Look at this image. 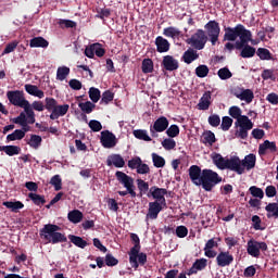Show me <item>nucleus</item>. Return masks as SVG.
Returning <instances> with one entry per match:
<instances>
[{"instance_id":"obj_1","label":"nucleus","mask_w":278,"mask_h":278,"mask_svg":"<svg viewBox=\"0 0 278 278\" xmlns=\"http://www.w3.org/2000/svg\"><path fill=\"white\" fill-rule=\"evenodd\" d=\"M224 31V41H228L225 45V49L230 53L233 49L240 51L247 42H253V34L242 24H237L236 27H225Z\"/></svg>"},{"instance_id":"obj_2","label":"nucleus","mask_w":278,"mask_h":278,"mask_svg":"<svg viewBox=\"0 0 278 278\" xmlns=\"http://www.w3.org/2000/svg\"><path fill=\"white\" fill-rule=\"evenodd\" d=\"M189 179L194 186H202L205 192H212L218 184L223 181V177L212 169H201L199 165L189 167Z\"/></svg>"},{"instance_id":"obj_3","label":"nucleus","mask_w":278,"mask_h":278,"mask_svg":"<svg viewBox=\"0 0 278 278\" xmlns=\"http://www.w3.org/2000/svg\"><path fill=\"white\" fill-rule=\"evenodd\" d=\"M130 240L135 245L128 252L129 264L131 268L138 270L140 266H144V264H147V253L140 252V237L136 233H130Z\"/></svg>"},{"instance_id":"obj_4","label":"nucleus","mask_w":278,"mask_h":278,"mask_svg":"<svg viewBox=\"0 0 278 278\" xmlns=\"http://www.w3.org/2000/svg\"><path fill=\"white\" fill-rule=\"evenodd\" d=\"M60 226L54 224H46L43 228L39 230L41 240L50 242L51 244H60V242H67V238L64 233L59 232Z\"/></svg>"},{"instance_id":"obj_5","label":"nucleus","mask_w":278,"mask_h":278,"mask_svg":"<svg viewBox=\"0 0 278 278\" xmlns=\"http://www.w3.org/2000/svg\"><path fill=\"white\" fill-rule=\"evenodd\" d=\"M187 45H190L192 49L195 51H201L205 49V45H207V35L205 30L198 29L190 38L186 40Z\"/></svg>"},{"instance_id":"obj_6","label":"nucleus","mask_w":278,"mask_h":278,"mask_svg":"<svg viewBox=\"0 0 278 278\" xmlns=\"http://www.w3.org/2000/svg\"><path fill=\"white\" fill-rule=\"evenodd\" d=\"M115 177L117 181L122 184V186H124L126 190H128L132 199H136V197H138V194L136 193V185H134V178L131 176L125 174V172L117 170L115 173Z\"/></svg>"},{"instance_id":"obj_7","label":"nucleus","mask_w":278,"mask_h":278,"mask_svg":"<svg viewBox=\"0 0 278 278\" xmlns=\"http://www.w3.org/2000/svg\"><path fill=\"white\" fill-rule=\"evenodd\" d=\"M260 251H268V244L264 241H257L255 239H250L247 245L248 255L251 257H260L262 253Z\"/></svg>"},{"instance_id":"obj_8","label":"nucleus","mask_w":278,"mask_h":278,"mask_svg":"<svg viewBox=\"0 0 278 278\" xmlns=\"http://www.w3.org/2000/svg\"><path fill=\"white\" fill-rule=\"evenodd\" d=\"M204 29L206 30V34L211 40V45L215 47L216 42H218V37L220 36V24L214 20L208 21L204 25Z\"/></svg>"},{"instance_id":"obj_9","label":"nucleus","mask_w":278,"mask_h":278,"mask_svg":"<svg viewBox=\"0 0 278 278\" xmlns=\"http://www.w3.org/2000/svg\"><path fill=\"white\" fill-rule=\"evenodd\" d=\"M7 99H9L11 105H15L16 108H23L26 103H29V101L25 99V92L21 90L8 91Z\"/></svg>"},{"instance_id":"obj_10","label":"nucleus","mask_w":278,"mask_h":278,"mask_svg":"<svg viewBox=\"0 0 278 278\" xmlns=\"http://www.w3.org/2000/svg\"><path fill=\"white\" fill-rule=\"evenodd\" d=\"M166 194H168V190L157 186H152L147 193V197L148 199H154V201L163 203L164 207H166Z\"/></svg>"},{"instance_id":"obj_11","label":"nucleus","mask_w":278,"mask_h":278,"mask_svg":"<svg viewBox=\"0 0 278 278\" xmlns=\"http://www.w3.org/2000/svg\"><path fill=\"white\" fill-rule=\"evenodd\" d=\"M168 118H166L165 116H161L156 121H154L153 125L150 126V134L152 138H157V134L166 131V129H168Z\"/></svg>"},{"instance_id":"obj_12","label":"nucleus","mask_w":278,"mask_h":278,"mask_svg":"<svg viewBox=\"0 0 278 278\" xmlns=\"http://www.w3.org/2000/svg\"><path fill=\"white\" fill-rule=\"evenodd\" d=\"M100 142L104 149H114V147H116V135L110 130H103L101 132Z\"/></svg>"},{"instance_id":"obj_13","label":"nucleus","mask_w":278,"mask_h":278,"mask_svg":"<svg viewBox=\"0 0 278 278\" xmlns=\"http://www.w3.org/2000/svg\"><path fill=\"white\" fill-rule=\"evenodd\" d=\"M226 170H232L233 173H237V175H244V167L242 165V160H240L239 156H232L228 159Z\"/></svg>"},{"instance_id":"obj_14","label":"nucleus","mask_w":278,"mask_h":278,"mask_svg":"<svg viewBox=\"0 0 278 278\" xmlns=\"http://www.w3.org/2000/svg\"><path fill=\"white\" fill-rule=\"evenodd\" d=\"M216 264L219 268H225L227 266H231L233 264V256L229 251H220L216 254Z\"/></svg>"},{"instance_id":"obj_15","label":"nucleus","mask_w":278,"mask_h":278,"mask_svg":"<svg viewBox=\"0 0 278 278\" xmlns=\"http://www.w3.org/2000/svg\"><path fill=\"white\" fill-rule=\"evenodd\" d=\"M163 210H164V203L157 202V201L149 202V208H148L146 218L155 220L157 216H160V212H162Z\"/></svg>"},{"instance_id":"obj_16","label":"nucleus","mask_w":278,"mask_h":278,"mask_svg":"<svg viewBox=\"0 0 278 278\" xmlns=\"http://www.w3.org/2000/svg\"><path fill=\"white\" fill-rule=\"evenodd\" d=\"M218 242H220V238H212L210 239L204 247V255L205 257H208L210 260L216 257L217 252L212 249H218Z\"/></svg>"},{"instance_id":"obj_17","label":"nucleus","mask_w":278,"mask_h":278,"mask_svg":"<svg viewBox=\"0 0 278 278\" xmlns=\"http://www.w3.org/2000/svg\"><path fill=\"white\" fill-rule=\"evenodd\" d=\"M162 66L165 71H177V68H179V61L173 58V55H165L162 61Z\"/></svg>"},{"instance_id":"obj_18","label":"nucleus","mask_w":278,"mask_h":278,"mask_svg":"<svg viewBox=\"0 0 278 278\" xmlns=\"http://www.w3.org/2000/svg\"><path fill=\"white\" fill-rule=\"evenodd\" d=\"M205 268H207L206 258H198L192 264L191 268L188 269L187 275H188V277H190L192 275H197V273H199V270H205Z\"/></svg>"},{"instance_id":"obj_19","label":"nucleus","mask_w":278,"mask_h":278,"mask_svg":"<svg viewBox=\"0 0 278 278\" xmlns=\"http://www.w3.org/2000/svg\"><path fill=\"white\" fill-rule=\"evenodd\" d=\"M68 110H71V106L68 104H56V108H54V110L50 114V119L58 121V118H60L61 116H66V114H68Z\"/></svg>"},{"instance_id":"obj_20","label":"nucleus","mask_w":278,"mask_h":278,"mask_svg":"<svg viewBox=\"0 0 278 278\" xmlns=\"http://www.w3.org/2000/svg\"><path fill=\"white\" fill-rule=\"evenodd\" d=\"M155 46L157 53H168L170 51V42L162 36L155 38Z\"/></svg>"},{"instance_id":"obj_21","label":"nucleus","mask_w":278,"mask_h":278,"mask_svg":"<svg viewBox=\"0 0 278 278\" xmlns=\"http://www.w3.org/2000/svg\"><path fill=\"white\" fill-rule=\"evenodd\" d=\"M266 151L277 153V143L275 141L265 140L258 146V155H266Z\"/></svg>"},{"instance_id":"obj_22","label":"nucleus","mask_w":278,"mask_h":278,"mask_svg":"<svg viewBox=\"0 0 278 278\" xmlns=\"http://www.w3.org/2000/svg\"><path fill=\"white\" fill-rule=\"evenodd\" d=\"M106 165L123 168L125 166V159H123L121 154H111L106 159Z\"/></svg>"},{"instance_id":"obj_23","label":"nucleus","mask_w":278,"mask_h":278,"mask_svg":"<svg viewBox=\"0 0 278 278\" xmlns=\"http://www.w3.org/2000/svg\"><path fill=\"white\" fill-rule=\"evenodd\" d=\"M210 105H212V92L205 91L198 103V110H210Z\"/></svg>"},{"instance_id":"obj_24","label":"nucleus","mask_w":278,"mask_h":278,"mask_svg":"<svg viewBox=\"0 0 278 278\" xmlns=\"http://www.w3.org/2000/svg\"><path fill=\"white\" fill-rule=\"evenodd\" d=\"M195 60H199V54L194 48H189L181 56V61L185 62V64H192Z\"/></svg>"},{"instance_id":"obj_25","label":"nucleus","mask_w":278,"mask_h":278,"mask_svg":"<svg viewBox=\"0 0 278 278\" xmlns=\"http://www.w3.org/2000/svg\"><path fill=\"white\" fill-rule=\"evenodd\" d=\"M235 97L240 101H245V103H252L253 99H255V94L251 89H242L241 92H235Z\"/></svg>"},{"instance_id":"obj_26","label":"nucleus","mask_w":278,"mask_h":278,"mask_svg":"<svg viewBox=\"0 0 278 278\" xmlns=\"http://www.w3.org/2000/svg\"><path fill=\"white\" fill-rule=\"evenodd\" d=\"M29 47L31 49H38V48L47 49V47H49V41L43 37H34L29 41Z\"/></svg>"},{"instance_id":"obj_27","label":"nucleus","mask_w":278,"mask_h":278,"mask_svg":"<svg viewBox=\"0 0 278 278\" xmlns=\"http://www.w3.org/2000/svg\"><path fill=\"white\" fill-rule=\"evenodd\" d=\"M24 88L26 92L31 97H38V99H45V91L40 90L38 86L26 84Z\"/></svg>"},{"instance_id":"obj_28","label":"nucleus","mask_w":278,"mask_h":278,"mask_svg":"<svg viewBox=\"0 0 278 278\" xmlns=\"http://www.w3.org/2000/svg\"><path fill=\"white\" fill-rule=\"evenodd\" d=\"M240 56L243 59L255 58L256 49L249 45V42L243 43V47L240 49Z\"/></svg>"},{"instance_id":"obj_29","label":"nucleus","mask_w":278,"mask_h":278,"mask_svg":"<svg viewBox=\"0 0 278 278\" xmlns=\"http://www.w3.org/2000/svg\"><path fill=\"white\" fill-rule=\"evenodd\" d=\"M213 163L219 168V170H227V164L229 159L223 157L219 153H215L212 156Z\"/></svg>"},{"instance_id":"obj_30","label":"nucleus","mask_w":278,"mask_h":278,"mask_svg":"<svg viewBox=\"0 0 278 278\" xmlns=\"http://www.w3.org/2000/svg\"><path fill=\"white\" fill-rule=\"evenodd\" d=\"M255 162H257V157L255 156V154L251 153L241 161V165L244 169L247 168V170H251L255 168Z\"/></svg>"},{"instance_id":"obj_31","label":"nucleus","mask_w":278,"mask_h":278,"mask_svg":"<svg viewBox=\"0 0 278 278\" xmlns=\"http://www.w3.org/2000/svg\"><path fill=\"white\" fill-rule=\"evenodd\" d=\"M26 144H28L30 149L38 151V149L42 147V137L40 135H30V138L26 141Z\"/></svg>"},{"instance_id":"obj_32","label":"nucleus","mask_w":278,"mask_h":278,"mask_svg":"<svg viewBox=\"0 0 278 278\" xmlns=\"http://www.w3.org/2000/svg\"><path fill=\"white\" fill-rule=\"evenodd\" d=\"M236 127H241L243 129H248L251 131L253 129V122L249 118V116L243 115L241 116L236 123Z\"/></svg>"},{"instance_id":"obj_33","label":"nucleus","mask_w":278,"mask_h":278,"mask_svg":"<svg viewBox=\"0 0 278 278\" xmlns=\"http://www.w3.org/2000/svg\"><path fill=\"white\" fill-rule=\"evenodd\" d=\"M202 144H208L212 147L216 142V135L212 130H206L202 134L201 137Z\"/></svg>"},{"instance_id":"obj_34","label":"nucleus","mask_w":278,"mask_h":278,"mask_svg":"<svg viewBox=\"0 0 278 278\" xmlns=\"http://www.w3.org/2000/svg\"><path fill=\"white\" fill-rule=\"evenodd\" d=\"M67 218L70 223L77 225V223H81V220H84V213L79 210H73L67 214Z\"/></svg>"},{"instance_id":"obj_35","label":"nucleus","mask_w":278,"mask_h":278,"mask_svg":"<svg viewBox=\"0 0 278 278\" xmlns=\"http://www.w3.org/2000/svg\"><path fill=\"white\" fill-rule=\"evenodd\" d=\"M136 181L137 188L139 190L138 197H144V194H149V191L151 190V188H149V184L141 178H138Z\"/></svg>"},{"instance_id":"obj_36","label":"nucleus","mask_w":278,"mask_h":278,"mask_svg":"<svg viewBox=\"0 0 278 278\" xmlns=\"http://www.w3.org/2000/svg\"><path fill=\"white\" fill-rule=\"evenodd\" d=\"M163 36L166 38H179V36H181V30L175 26H169L163 29Z\"/></svg>"},{"instance_id":"obj_37","label":"nucleus","mask_w":278,"mask_h":278,"mask_svg":"<svg viewBox=\"0 0 278 278\" xmlns=\"http://www.w3.org/2000/svg\"><path fill=\"white\" fill-rule=\"evenodd\" d=\"M0 151H4L10 157L18 155L21 153V147L18 146H0Z\"/></svg>"},{"instance_id":"obj_38","label":"nucleus","mask_w":278,"mask_h":278,"mask_svg":"<svg viewBox=\"0 0 278 278\" xmlns=\"http://www.w3.org/2000/svg\"><path fill=\"white\" fill-rule=\"evenodd\" d=\"M2 205H4V207H7L8 210H11V212H14L16 214V212H18V210H23V207H25V204H23V202L21 201H5L2 203Z\"/></svg>"},{"instance_id":"obj_39","label":"nucleus","mask_w":278,"mask_h":278,"mask_svg":"<svg viewBox=\"0 0 278 278\" xmlns=\"http://www.w3.org/2000/svg\"><path fill=\"white\" fill-rule=\"evenodd\" d=\"M68 240L72 242V244H75V247H78V249H84L88 245V241L84 240V238L75 235H68Z\"/></svg>"},{"instance_id":"obj_40","label":"nucleus","mask_w":278,"mask_h":278,"mask_svg":"<svg viewBox=\"0 0 278 278\" xmlns=\"http://www.w3.org/2000/svg\"><path fill=\"white\" fill-rule=\"evenodd\" d=\"M78 108L84 112V114H92L94 109L97 108V104L87 101V102H79Z\"/></svg>"},{"instance_id":"obj_41","label":"nucleus","mask_w":278,"mask_h":278,"mask_svg":"<svg viewBox=\"0 0 278 278\" xmlns=\"http://www.w3.org/2000/svg\"><path fill=\"white\" fill-rule=\"evenodd\" d=\"M132 136L137 138V140H143V142H151V138L149 137V132L144 129H136L132 131Z\"/></svg>"},{"instance_id":"obj_42","label":"nucleus","mask_w":278,"mask_h":278,"mask_svg":"<svg viewBox=\"0 0 278 278\" xmlns=\"http://www.w3.org/2000/svg\"><path fill=\"white\" fill-rule=\"evenodd\" d=\"M28 199H30V201H33V203L35 205H38L39 207L41 205H45V203H47V200L45 199V195H40L38 193H28Z\"/></svg>"},{"instance_id":"obj_43","label":"nucleus","mask_w":278,"mask_h":278,"mask_svg":"<svg viewBox=\"0 0 278 278\" xmlns=\"http://www.w3.org/2000/svg\"><path fill=\"white\" fill-rule=\"evenodd\" d=\"M25 138V131L15 129L12 134L7 136L8 142H14L15 140H23Z\"/></svg>"},{"instance_id":"obj_44","label":"nucleus","mask_w":278,"mask_h":278,"mask_svg":"<svg viewBox=\"0 0 278 278\" xmlns=\"http://www.w3.org/2000/svg\"><path fill=\"white\" fill-rule=\"evenodd\" d=\"M68 75H71V68L70 67L61 66L56 71V79L59 81H64V79H66V77H68Z\"/></svg>"},{"instance_id":"obj_45","label":"nucleus","mask_w":278,"mask_h":278,"mask_svg":"<svg viewBox=\"0 0 278 278\" xmlns=\"http://www.w3.org/2000/svg\"><path fill=\"white\" fill-rule=\"evenodd\" d=\"M141 70L144 75H149V73H153V60L143 59L141 63Z\"/></svg>"},{"instance_id":"obj_46","label":"nucleus","mask_w":278,"mask_h":278,"mask_svg":"<svg viewBox=\"0 0 278 278\" xmlns=\"http://www.w3.org/2000/svg\"><path fill=\"white\" fill-rule=\"evenodd\" d=\"M152 162L155 168H164V166H166V160L156 153H152Z\"/></svg>"},{"instance_id":"obj_47","label":"nucleus","mask_w":278,"mask_h":278,"mask_svg":"<svg viewBox=\"0 0 278 278\" xmlns=\"http://www.w3.org/2000/svg\"><path fill=\"white\" fill-rule=\"evenodd\" d=\"M228 114L229 116H231V118H235L236 121H239V118H242V109H240V106H230L228 110Z\"/></svg>"},{"instance_id":"obj_48","label":"nucleus","mask_w":278,"mask_h":278,"mask_svg":"<svg viewBox=\"0 0 278 278\" xmlns=\"http://www.w3.org/2000/svg\"><path fill=\"white\" fill-rule=\"evenodd\" d=\"M256 55L260 60H273V53H270V50L266 48H258L256 50Z\"/></svg>"},{"instance_id":"obj_49","label":"nucleus","mask_w":278,"mask_h":278,"mask_svg":"<svg viewBox=\"0 0 278 278\" xmlns=\"http://www.w3.org/2000/svg\"><path fill=\"white\" fill-rule=\"evenodd\" d=\"M89 99H91L92 103H99L101 99V90L96 87L89 88Z\"/></svg>"},{"instance_id":"obj_50","label":"nucleus","mask_w":278,"mask_h":278,"mask_svg":"<svg viewBox=\"0 0 278 278\" xmlns=\"http://www.w3.org/2000/svg\"><path fill=\"white\" fill-rule=\"evenodd\" d=\"M111 15H112V10L108 8L97 9L96 18H100L101 21H104L105 18H110Z\"/></svg>"},{"instance_id":"obj_51","label":"nucleus","mask_w":278,"mask_h":278,"mask_svg":"<svg viewBox=\"0 0 278 278\" xmlns=\"http://www.w3.org/2000/svg\"><path fill=\"white\" fill-rule=\"evenodd\" d=\"M163 149H165V151H173V149H175V147H177V142L175 141V139L173 138H166L161 142Z\"/></svg>"},{"instance_id":"obj_52","label":"nucleus","mask_w":278,"mask_h":278,"mask_svg":"<svg viewBox=\"0 0 278 278\" xmlns=\"http://www.w3.org/2000/svg\"><path fill=\"white\" fill-rule=\"evenodd\" d=\"M59 25L61 29H75V27H77V22L72 20H59Z\"/></svg>"},{"instance_id":"obj_53","label":"nucleus","mask_w":278,"mask_h":278,"mask_svg":"<svg viewBox=\"0 0 278 278\" xmlns=\"http://www.w3.org/2000/svg\"><path fill=\"white\" fill-rule=\"evenodd\" d=\"M195 75L201 79H203L204 77H207V75H210V67H207V65H199L195 68Z\"/></svg>"},{"instance_id":"obj_54","label":"nucleus","mask_w":278,"mask_h":278,"mask_svg":"<svg viewBox=\"0 0 278 278\" xmlns=\"http://www.w3.org/2000/svg\"><path fill=\"white\" fill-rule=\"evenodd\" d=\"M249 192L254 197V199H264V190L257 186L250 187Z\"/></svg>"},{"instance_id":"obj_55","label":"nucleus","mask_w":278,"mask_h":278,"mask_svg":"<svg viewBox=\"0 0 278 278\" xmlns=\"http://www.w3.org/2000/svg\"><path fill=\"white\" fill-rule=\"evenodd\" d=\"M217 75L219 77V79H231V77H233V74L231 73V71H229V67H223L219 68L217 72Z\"/></svg>"},{"instance_id":"obj_56","label":"nucleus","mask_w":278,"mask_h":278,"mask_svg":"<svg viewBox=\"0 0 278 278\" xmlns=\"http://www.w3.org/2000/svg\"><path fill=\"white\" fill-rule=\"evenodd\" d=\"M231 125H233V119L229 116H224L222 118V130L223 131H229V129H231Z\"/></svg>"},{"instance_id":"obj_57","label":"nucleus","mask_w":278,"mask_h":278,"mask_svg":"<svg viewBox=\"0 0 278 278\" xmlns=\"http://www.w3.org/2000/svg\"><path fill=\"white\" fill-rule=\"evenodd\" d=\"M45 102L46 110L53 113V110L58 106V100H55V98H46Z\"/></svg>"},{"instance_id":"obj_58","label":"nucleus","mask_w":278,"mask_h":278,"mask_svg":"<svg viewBox=\"0 0 278 278\" xmlns=\"http://www.w3.org/2000/svg\"><path fill=\"white\" fill-rule=\"evenodd\" d=\"M165 131L168 138H177L179 136V126L173 124Z\"/></svg>"},{"instance_id":"obj_59","label":"nucleus","mask_w":278,"mask_h":278,"mask_svg":"<svg viewBox=\"0 0 278 278\" xmlns=\"http://www.w3.org/2000/svg\"><path fill=\"white\" fill-rule=\"evenodd\" d=\"M111 101H114V92L106 90L102 93V98L100 103H104V105H108L111 103Z\"/></svg>"},{"instance_id":"obj_60","label":"nucleus","mask_w":278,"mask_h":278,"mask_svg":"<svg viewBox=\"0 0 278 278\" xmlns=\"http://www.w3.org/2000/svg\"><path fill=\"white\" fill-rule=\"evenodd\" d=\"M51 186H54V190L59 192V190H62V178L60 175H54L50 180Z\"/></svg>"},{"instance_id":"obj_61","label":"nucleus","mask_w":278,"mask_h":278,"mask_svg":"<svg viewBox=\"0 0 278 278\" xmlns=\"http://www.w3.org/2000/svg\"><path fill=\"white\" fill-rule=\"evenodd\" d=\"M104 262L108 266L112 267V266H117L118 264V258L114 257V255L108 253L105 255Z\"/></svg>"},{"instance_id":"obj_62","label":"nucleus","mask_w":278,"mask_h":278,"mask_svg":"<svg viewBox=\"0 0 278 278\" xmlns=\"http://www.w3.org/2000/svg\"><path fill=\"white\" fill-rule=\"evenodd\" d=\"M89 128L91 129V131H101V129H103V125H101V122L97 121V119H91L89 122Z\"/></svg>"},{"instance_id":"obj_63","label":"nucleus","mask_w":278,"mask_h":278,"mask_svg":"<svg viewBox=\"0 0 278 278\" xmlns=\"http://www.w3.org/2000/svg\"><path fill=\"white\" fill-rule=\"evenodd\" d=\"M208 125H211V127H218V125H220V116L217 114L210 115Z\"/></svg>"},{"instance_id":"obj_64","label":"nucleus","mask_w":278,"mask_h":278,"mask_svg":"<svg viewBox=\"0 0 278 278\" xmlns=\"http://www.w3.org/2000/svg\"><path fill=\"white\" fill-rule=\"evenodd\" d=\"M176 236H177V238H186V236H188V227L178 226L176 228Z\"/></svg>"}]
</instances>
